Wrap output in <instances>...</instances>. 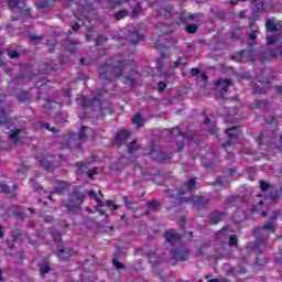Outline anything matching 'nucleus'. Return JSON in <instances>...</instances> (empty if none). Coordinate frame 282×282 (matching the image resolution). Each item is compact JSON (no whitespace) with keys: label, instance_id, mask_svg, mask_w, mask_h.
I'll use <instances>...</instances> for the list:
<instances>
[{"label":"nucleus","instance_id":"f257e3e1","mask_svg":"<svg viewBox=\"0 0 282 282\" xmlns=\"http://www.w3.org/2000/svg\"><path fill=\"white\" fill-rule=\"evenodd\" d=\"M90 197V199H94L97 202L98 194L94 191H80L78 188L73 189L72 194L68 196L66 204L64 205V208L67 212V215H78V213L83 212V204H85V199Z\"/></svg>","mask_w":282,"mask_h":282},{"label":"nucleus","instance_id":"f03ea898","mask_svg":"<svg viewBox=\"0 0 282 282\" xmlns=\"http://www.w3.org/2000/svg\"><path fill=\"white\" fill-rule=\"evenodd\" d=\"M131 62L128 59H120L118 65L102 63L99 66V78L106 83H113L118 78H122V74L127 65H130Z\"/></svg>","mask_w":282,"mask_h":282},{"label":"nucleus","instance_id":"7ed1b4c3","mask_svg":"<svg viewBox=\"0 0 282 282\" xmlns=\"http://www.w3.org/2000/svg\"><path fill=\"white\" fill-rule=\"evenodd\" d=\"M148 155L153 162H158L159 164H164V162L173 160V154L171 152L163 151L162 145L154 144L153 142L150 144V152Z\"/></svg>","mask_w":282,"mask_h":282},{"label":"nucleus","instance_id":"20e7f679","mask_svg":"<svg viewBox=\"0 0 282 282\" xmlns=\"http://www.w3.org/2000/svg\"><path fill=\"white\" fill-rule=\"evenodd\" d=\"M106 94H108L107 89L101 88L91 99L83 97V109H91V111H102V102L100 101V98H102V96H106Z\"/></svg>","mask_w":282,"mask_h":282},{"label":"nucleus","instance_id":"39448f33","mask_svg":"<svg viewBox=\"0 0 282 282\" xmlns=\"http://www.w3.org/2000/svg\"><path fill=\"white\" fill-rule=\"evenodd\" d=\"M39 165L44 171L51 172L56 171V169H59L61 161H58V156L50 153L42 154L41 156H37Z\"/></svg>","mask_w":282,"mask_h":282},{"label":"nucleus","instance_id":"423d86ee","mask_svg":"<svg viewBox=\"0 0 282 282\" xmlns=\"http://www.w3.org/2000/svg\"><path fill=\"white\" fill-rule=\"evenodd\" d=\"M8 6L13 14H18L15 20L30 17V9L25 8V0H8Z\"/></svg>","mask_w":282,"mask_h":282},{"label":"nucleus","instance_id":"0eeeda50","mask_svg":"<svg viewBox=\"0 0 282 282\" xmlns=\"http://www.w3.org/2000/svg\"><path fill=\"white\" fill-rule=\"evenodd\" d=\"M281 217V210H273L270 220L264 221L263 226L256 227V235H263V232H276V220Z\"/></svg>","mask_w":282,"mask_h":282},{"label":"nucleus","instance_id":"6e6552de","mask_svg":"<svg viewBox=\"0 0 282 282\" xmlns=\"http://www.w3.org/2000/svg\"><path fill=\"white\" fill-rule=\"evenodd\" d=\"M254 45H257V42L250 43L248 50L239 51L236 55L231 56V58L237 63H243V58H248V61L251 62L257 61V55L254 54Z\"/></svg>","mask_w":282,"mask_h":282},{"label":"nucleus","instance_id":"1a4fd4ad","mask_svg":"<svg viewBox=\"0 0 282 282\" xmlns=\"http://www.w3.org/2000/svg\"><path fill=\"white\" fill-rule=\"evenodd\" d=\"M253 237L256 238V240L253 242L252 249L258 254H263V250H265V248H268V241L270 239V235L256 234V229H253Z\"/></svg>","mask_w":282,"mask_h":282},{"label":"nucleus","instance_id":"9d476101","mask_svg":"<svg viewBox=\"0 0 282 282\" xmlns=\"http://www.w3.org/2000/svg\"><path fill=\"white\" fill-rule=\"evenodd\" d=\"M170 135L176 140V151L177 153H182L184 151L185 142L186 140V132L182 131L180 127L172 128L170 130Z\"/></svg>","mask_w":282,"mask_h":282},{"label":"nucleus","instance_id":"9b49d317","mask_svg":"<svg viewBox=\"0 0 282 282\" xmlns=\"http://www.w3.org/2000/svg\"><path fill=\"white\" fill-rule=\"evenodd\" d=\"M228 139L225 143V147H232V144H237L239 142V135H241V126H232L225 130Z\"/></svg>","mask_w":282,"mask_h":282},{"label":"nucleus","instance_id":"f8f14e48","mask_svg":"<svg viewBox=\"0 0 282 282\" xmlns=\"http://www.w3.org/2000/svg\"><path fill=\"white\" fill-rule=\"evenodd\" d=\"M145 39L144 33L142 32V29L140 28H133L132 30L128 31L127 34V41L130 45H139L142 43Z\"/></svg>","mask_w":282,"mask_h":282},{"label":"nucleus","instance_id":"ddd939ff","mask_svg":"<svg viewBox=\"0 0 282 282\" xmlns=\"http://www.w3.org/2000/svg\"><path fill=\"white\" fill-rule=\"evenodd\" d=\"M7 217H13V219H20V221H25V210L21 205H11L6 209Z\"/></svg>","mask_w":282,"mask_h":282},{"label":"nucleus","instance_id":"4468645a","mask_svg":"<svg viewBox=\"0 0 282 282\" xmlns=\"http://www.w3.org/2000/svg\"><path fill=\"white\" fill-rule=\"evenodd\" d=\"M87 131H91V128L87 126H82L78 133L68 132V145H72L73 142L78 138L79 142H85L87 140Z\"/></svg>","mask_w":282,"mask_h":282},{"label":"nucleus","instance_id":"2eb2a0df","mask_svg":"<svg viewBox=\"0 0 282 282\" xmlns=\"http://www.w3.org/2000/svg\"><path fill=\"white\" fill-rule=\"evenodd\" d=\"M171 257L176 262L188 261V257H191V251L186 249V247H181L180 249H173L170 251Z\"/></svg>","mask_w":282,"mask_h":282},{"label":"nucleus","instance_id":"dca6fc26","mask_svg":"<svg viewBox=\"0 0 282 282\" xmlns=\"http://www.w3.org/2000/svg\"><path fill=\"white\" fill-rule=\"evenodd\" d=\"M76 251L70 247L57 246L56 257L59 261H72Z\"/></svg>","mask_w":282,"mask_h":282},{"label":"nucleus","instance_id":"f3484780","mask_svg":"<svg viewBox=\"0 0 282 282\" xmlns=\"http://www.w3.org/2000/svg\"><path fill=\"white\" fill-rule=\"evenodd\" d=\"M232 85V79H218L216 87L219 89L218 96L220 100H226V94H228L229 87Z\"/></svg>","mask_w":282,"mask_h":282},{"label":"nucleus","instance_id":"a211bd4d","mask_svg":"<svg viewBox=\"0 0 282 282\" xmlns=\"http://www.w3.org/2000/svg\"><path fill=\"white\" fill-rule=\"evenodd\" d=\"M164 239L166 243H170L172 248L174 246H177L178 243H182V236L175 231V229H169L164 232Z\"/></svg>","mask_w":282,"mask_h":282},{"label":"nucleus","instance_id":"6ab92c4d","mask_svg":"<svg viewBox=\"0 0 282 282\" xmlns=\"http://www.w3.org/2000/svg\"><path fill=\"white\" fill-rule=\"evenodd\" d=\"M226 217H228V212H226V210H213L208 215V221L213 226H217V224H221V221H224V219H226Z\"/></svg>","mask_w":282,"mask_h":282},{"label":"nucleus","instance_id":"aec40b11","mask_svg":"<svg viewBox=\"0 0 282 282\" xmlns=\"http://www.w3.org/2000/svg\"><path fill=\"white\" fill-rule=\"evenodd\" d=\"M129 138H131V133L128 130H119L115 135L113 144L116 147H124Z\"/></svg>","mask_w":282,"mask_h":282},{"label":"nucleus","instance_id":"412c9836","mask_svg":"<svg viewBox=\"0 0 282 282\" xmlns=\"http://www.w3.org/2000/svg\"><path fill=\"white\" fill-rule=\"evenodd\" d=\"M228 230H230V226H225L216 234V243H218V246H226V243H228L230 238Z\"/></svg>","mask_w":282,"mask_h":282},{"label":"nucleus","instance_id":"4be33fe9","mask_svg":"<svg viewBox=\"0 0 282 282\" xmlns=\"http://www.w3.org/2000/svg\"><path fill=\"white\" fill-rule=\"evenodd\" d=\"M202 164L205 169H213L215 166V152L209 151L200 156Z\"/></svg>","mask_w":282,"mask_h":282},{"label":"nucleus","instance_id":"5701e85b","mask_svg":"<svg viewBox=\"0 0 282 282\" xmlns=\"http://www.w3.org/2000/svg\"><path fill=\"white\" fill-rule=\"evenodd\" d=\"M197 186V182L195 178L188 180L178 191L177 195L178 197H182V195H186V193H191L192 191H195V187Z\"/></svg>","mask_w":282,"mask_h":282},{"label":"nucleus","instance_id":"b1692460","mask_svg":"<svg viewBox=\"0 0 282 282\" xmlns=\"http://www.w3.org/2000/svg\"><path fill=\"white\" fill-rule=\"evenodd\" d=\"M55 182L57 186L50 192L51 195H63V192L69 188V183L67 181L57 180Z\"/></svg>","mask_w":282,"mask_h":282},{"label":"nucleus","instance_id":"393cba45","mask_svg":"<svg viewBox=\"0 0 282 282\" xmlns=\"http://www.w3.org/2000/svg\"><path fill=\"white\" fill-rule=\"evenodd\" d=\"M22 131H23V127L21 126L14 127L13 129L10 128V133H9L10 140H12V142H14L15 144L18 142H21L20 133Z\"/></svg>","mask_w":282,"mask_h":282},{"label":"nucleus","instance_id":"a878e982","mask_svg":"<svg viewBox=\"0 0 282 282\" xmlns=\"http://www.w3.org/2000/svg\"><path fill=\"white\" fill-rule=\"evenodd\" d=\"M269 105L270 102L268 101V99H256L252 104H250V109H260L262 111H265Z\"/></svg>","mask_w":282,"mask_h":282},{"label":"nucleus","instance_id":"bb28decb","mask_svg":"<svg viewBox=\"0 0 282 282\" xmlns=\"http://www.w3.org/2000/svg\"><path fill=\"white\" fill-rule=\"evenodd\" d=\"M249 28H251V32L248 33V40L249 41H257V34H259V25H257V22L251 21L249 23Z\"/></svg>","mask_w":282,"mask_h":282},{"label":"nucleus","instance_id":"cd10ccee","mask_svg":"<svg viewBox=\"0 0 282 282\" xmlns=\"http://www.w3.org/2000/svg\"><path fill=\"white\" fill-rule=\"evenodd\" d=\"M0 124L6 127V129H10V118H8V112H6V108H0Z\"/></svg>","mask_w":282,"mask_h":282},{"label":"nucleus","instance_id":"c85d7f7f","mask_svg":"<svg viewBox=\"0 0 282 282\" xmlns=\"http://www.w3.org/2000/svg\"><path fill=\"white\" fill-rule=\"evenodd\" d=\"M40 276H42V279H45L46 274H50L52 272V267L50 265V262H42L40 264Z\"/></svg>","mask_w":282,"mask_h":282},{"label":"nucleus","instance_id":"c756f323","mask_svg":"<svg viewBox=\"0 0 282 282\" xmlns=\"http://www.w3.org/2000/svg\"><path fill=\"white\" fill-rule=\"evenodd\" d=\"M254 3V12L257 14H261V12H265V0H252Z\"/></svg>","mask_w":282,"mask_h":282},{"label":"nucleus","instance_id":"7c9ffc66","mask_svg":"<svg viewBox=\"0 0 282 282\" xmlns=\"http://www.w3.org/2000/svg\"><path fill=\"white\" fill-rule=\"evenodd\" d=\"M48 232L53 241L55 242L63 241V234H61V231H58V229H56L55 227H50Z\"/></svg>","mask_w":282,"mask_h":282},{"label":"nucleus","instance_id":"2f4dec72","mask_svg":"<svg viewBox=\"0 0 282 282\" xmlns=\"http://www.w3.org/2000/svg\"><path fill=\"white\" fill-rule=\"evenodd\" d=\"M132 123L135 124L137 129H142L144 127V117H142V113H135L132 118Z\"/></svg>","mask_w":282,"mask_h":282},{"label":"nucleus","instance_id":"473e14b6","mask_svg":"<svg viewBox=\"0 0 282 282\" xmlns=\"http://www.w3.org/2000/svg\"><path fill=\"white\" fill-rule=\"evenodd\" d=\"M127 149H128V153L130 155H133V153H137V151L140 150V147H138V141L133 140L132 142H130L128 145H127Z\"/></svg>","mask_w":282,"mask_h":282},{"label":"nucleus","instance_id":"72a5a7b5","mask_svg":"<svg viewBox=\"0 0 282 282\" xmlns=\"http://www.w3.org/2000/svg\"><path fill=\"white\" fill-rule=\"evenodd\" d=\"M35 6L39 10H47L52 6V0H39Z\"/></svg>","mask_w":282,"mask_h":282},{"label":"nucleus","instance_id":"f704fd0d","mask_svg":"<svg viewBox=\"0 0 282 282\" xmlns=\"http://www.w3.org/2000/svg\"><path fill=\"white\" fill-rule=\"evenodd\" d=\"M196 15L191 13L188 15H180L178 17V23H183V25H186V23H188V21H195Z\"/></svg>","mask_w":282,"mask_h":282},{"label":"nucleus","instance_id":"c9c22d12","mask_svg":"<svg viewBox=\"0 0 282 282\" xmlns=\"http://www.w3.org/2000/svg\"><path fill=\"white\" fill-rule=\"evenodd\" d=\"M269 191V198L271 199V202H279V189L273 186Z\"/></svg>","mask_w":282,"mask_h":282},{"label":"nucleus","instance_id":"e433bc0d","mask_svg":"<svg viewBox=\"0 0 282 282\" xmlns=\"http://www.w3.org/2000/svg\"><path fill=\"white\" fill-rule=\"evenodd\" d=\"M142 11V3L138 2L130 12L131 19H138V14Z\"/></svg>","mask_w":282,"mask_h":282},{"label":"nucleus","instance_id":"4c0bfd02","mask_svg":"<svg viewBox=\"0 0 282 282\" xmlns=\"http://www.w3.org/2000/svg\"><path fill=\"white\" fill-rule=\"evenodd\" d=\"M76 45H78V42L74 40H68V46L66 47V50L70 52V54H76L78 52V47Z\"/></svg>","mask_w":282,"mask_h":282},{"label":"nucleus","instance_id":"58836bf2","mask_svg":"<svg viewBox=\"0 0 282 282\" xmlns=\"http://www.w3.org/2000/svg\"><path fill=\"white\" fill-rule=\"evenodd\" d=\"M122 257H127V253L122 251V248L118 247L116 252L112 254V261H119Z\"/></svg>","mask_w":282,"mask_h":282},{"label":"nucleus","instance_id":"ea45409f","mask_svg":"<svg viewBox=\"0 0 282 282\" xmlns=\"http://www.w3.org/2000/svg\"><path fill=\"white\" fill-rule=\"evenodd\" d=\"M227 243H228L229 248H238L239 238H237V235H230Z\"/></svg>","mask_w":282,"mask_h":282},{"label":"nucleus","instance_id":"a19ab883","mask_svg":"<svg viewBox=\"0 0 282 282\" xmlns=\"http://www.w3.org/2000/svg\"><path fill=\"white\" fill-rule=\"evenodd\" d=\"M115 20L116 21H122V19H124L126 17H129V11L127 10H119L117 12H115Z\"/></svg>","mask_w":282,"mask_h":282},{"label":"nucleus","instance_id":"79ce46f5","mask_svg":"<svg viewBox=\"0 0 282 282\" xmlns=\"http://www.w3.org/2000/svg\"><path fill=\"white\" fill-rule=\"evenodd\" d=\"M123 84L124 85H130V88L133 89L138 85V82L133 77L124 76L123 77Z\"/></svg>","mask_w":282,"mask_h":282},{"label":"nucleus","instance_id":"37998d69","mask_svg":"<svg viewBox=\"0 0 282 282\" xmlns=\"http://www.w3.org/2000/svg\"><path fill=\"white\" fill-rule=\"evenodd\" d=\"M269 54L271 55V58L282 56V45L276 46L275 48H270Z\"/></svg>","mask_w":282,"mask_h":282},{"label":"nucleus","instance_id":"c03bdc74","mask_svg":"<svg viewBox=\"0 0 282 282\" xmlns=\"http://www.w3.org/2000/svg\"><path fill=\"white\" fill-rule=\"evenodd\" d=\"M149 210H158V208H160V206H162V203L155 199H152L150 202H148L147 204Z\"/></svg>","mask_w":282,"mask_h":282},{"label":"nucleus","instance_id":"a18cd8bd","mask_svg":"<svg viewBox=\"0 0 282 282\" xmlns=\"http://www.w3.org/2000/svg\"><path fill=\"white\" fill-rule=\"evenodd\" d=\"M169 58V54L162 52L161 53V57L156 59V67L158 69H162V67H164V59Z\"/></svg>","mask_w":282,"mask_h":282},{"label":"nucleus","instance_id":"49530a36","mask_svg":"<svg viewBox=\"0 0 282 282\" xmlns=\"http://www.w3.org/2000/svg\"><path fill=\"white\" fill-rule=\"evenodd\" d=\"M199 30V25L197 24H186L185 25V32L187 34H196V32Z\"/></svg>","mask_w":282,"mask_h":282},{"label":"nucleus","instance_id":"de8ad7c7","mask_svg":"<svg viewBox=\"0 0 282 282\" xmlns=\"http://www.w3.org/2000/svg\"><path fill=\"white\" fill-rule=\"evenodd\" d=\"M75 166L78 173H80L82 175H85V173H87V164H85V162H76Z\"/></svg>","mask_w":282,"mask_h":282},{"label":"nucleus","instance_id":"09e8293b","mask_svg":"<svg viewBox=\"0 0 282 282\" xmlns=\"http://www.w3.org/2000/svg\"><path fill=\"white\" fill-rule=\"evenodd\" d=\"M237 202H239V196H229L226 198L225 204L227 206H237Z\"/></svg>","mask_w":282,"mask_h":282},{"label":"nucleus","instance_id":"8fccbe9b","mask_svg":"<svg viewBox=\"0 0 282 282\" xmlns=\"http://www.w3.org/2000/svg\"><path fill=\"white\" fill-rule=\"evenodd\" d=\"M105 43H107V36L102 35V34H98L95 37V46L98 47V45H105Z\"/></svg>","mask_w":282,"mask_h":282},{"label":"nucleus","instance_id":"3c124183","mask_svg":"<svg viewBox=\"0 0 282 282\" xmlns=\"http://www.w3.org/2000/svg\"><path fill=\"white\" fill-rule=\"evenodd\" d=\"M54 120L57 124H63V123L67 122V118L65 117V115L63 112H57L55 115Z\"/></svg>","mask_w":282,"mask_h":282},{"label":"nucleus","instance_id":"603ef678","mask_svg":"<svg viewBox=\"0 0 282 282\" xmlns=\"http://www.w3.org/2000/svg\"><path fill=\"white\" fill-rule=\"evenodd\" d=\"M265 30L267 32H276V24L272 20H267L265 22Z\"/></svg>","mask_w":282,"mask_h":282},{"label":"nucleus","instance_id":"864d4df0","mask_svg":"<svg viewBox=\"0 0 282 282\" xmlns=\"http://www.w3.org/2000/svg\"><path fill=\"white\" fill-rule=\"evenodd\" d=\"M241 30H243V28H237L231 33V39H236V41H242L243 40V35H241Z\"/></svg>","mask_w":282,"mask_h":282},{"label":"nucleus","instance_id":"5fc2aeb1","mask_svg":"<svg viewBox=\"0 0 282 282\" xmlns=\"http://www.w3.org/2000/svg\"><path fill=\"white\" fill-rule=\"evenodd\" d=\"M17 100L19 102H28V100H30V94H28L26 91L18 94Z\"/></svg>","mask_w":282,"mask_h":282},{"label":"nucleus","instance_id":"6e6d98bb","mask_svg":"<svg viewBox=\"0 0 282 282\" xmlns=\"http://www.w3.org/2000/svg\"><path fill=\"white\" fill-rule=\"evenodd\" d=\"M273 187V185H271L270 183L265 182L264 180L260 181V191L262 193H265L268 191H270Z\"/></svg>","mask_w":282,"mask_h":282},{"label":"nucleus","instance_id":"4d7b16f0","mask_svg":"<svg viewBox=\"0 0 282 282\" xmlns=\"http://www.w3.org/2000/svg\"><path fill=\"white\" fill-rule=\"evenodd\" d=\"M224 180H226V176H217L215 182L212 184V186H215V187L226 186V183Z\"/></svg>","mask_w":282,"mask_h":282},{"label":"nucleus","instance_id":"13d9d810","mask_svg":"<svg viewBox=\"0 0 282 282\" xmlns=\"http://www.w3.org/2000/svg\"><path fill=\"white\" fill-rule=\"evenodd\" d=\"M30 184H32L34 191L36 193H41L43 191V185H41L39 182H36V178H30Z\"/></svg>","mask_w":282,"mask_h":282},{"label":"nucleus","instance_id":"bf43d9fd","mask_svg":"<svg viewBox=\"0 0 282 282\" xmlns=\"http://www.w3.org/2000/svg\"><path fill=\"white\" fill-rule=\"evenodd\" d=\"M6 52L9 58H19L21 56V53L13 48H7Z\"/></svg>","mask_w":282,"mask_h":282},{"label":"nucleus","instance_id":"052dcab7","mask_svg":"<svg viewBox=\"0 0 282 282\" xmlns=\"http://www.w3.org/2000/svg\"><path fill=\"white\" fill-rule=\"evenodd\" d=\"M270 50L271 48L259 52L258 57L260 58V61H268L270 56L272 57V55L270 54Z\"/></svg>","mask_w":282,"mask_h":282},{"label":"nucleus","instance_id":"680f3d73","mask_svg":"<svg viewBox=\"0 0 282 282\" xmlns=\"http://www.w3.org/2000/svg\"><path fill=\"white\" fill-rule=\"evenodd\" d=\"M122 202L126 205V207L128 208V210L133 209V204H137L135 202H133V199H129V197L127 196H122Z\"/></svg>","mask_w":282,"mask_h":282},{"label":"nucleus","instance_id":"e2e57ef3","mask_svg":"<svg viewBox=\"0 0 282 282\" xmlns=\"http://www.w3.org/2000/svg\"><path fill=\"white\" fill-rule=\"evenodd\" d=\"M40 127L42 129H46L47 131H51L52 133H58V129L51 128L50 123H45L44 121H40Z\"/></svg>","mask_w":282,"mask_h":282},{"label":"nucleus","instance_id":"0e129e2a","mask_svg":"<svg viewBox=\"0 0 282 282\" xmlns=\"http://www.w3.org/2000/svg\"><path fill=\"white\" fill-rule=\"evenodd\" d=\"M82 25L78 24V22H74L70 25V30H68L67 34H76V32H78V30H80Z\"/></svg>","mask_w":282,"mask_h":282},{"label":"nucleus","instance_id":"69168bd1","mask_svg":"<svg viewBox=\"0 0 282 282\" xmlns=\"http://www.w3.org/2000/svg\"><path fill=\"white\" fill-rule=\"evenodd\" d=\"M98 167H93L86 172V175L89 180H94V175H98Z\"/></svg>","mask_w":282,"mask_h":282},{"label":"nucleus","instance_id":"338daca9","mask_svg":"<svg viewBox=\"0 0 282 282\" xmlns=\"http://www.w3.org/2000/svg\"><path fill=\"white\" fill-rule=\"evenodd\" d=\"M112 265L116 268V270H127V265L122 262H119V260H113Z\"/></svg>","mask_w":282,"mask_h":282},{"label":"nucleus","instance_id":"774afa93","mask_svg":"<svg viewBox=\"0 0 282 282\" xmlns=\"http://www.w3.org/2000/svg\"><path fill=\"white\" fill-rule=\"evenodd\" d=\"M22 235L23 234L21 232V229H14L12 231V239H13V241H19L21 239Z\"/></svg>","mask_w":282,"mask_h":282}]
</instances>
